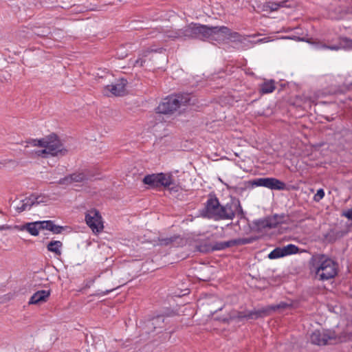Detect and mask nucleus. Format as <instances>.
Instances as JSON below:
<instances>
[{
    "label": "nucleus",
    "instance_id": "1",
    "mask_svg": "<svg viewBox=\"0 0 352 352\" xmlns=\"http://www.w3.org/2000/svg\"><path fill=\"white\" fill-rule=\"evenodd\" d=\"M313 267L317 278L327 280L334 278L337 274V264L324 254H320L313 258Z\"/></svg>",
    "mask_w": 352,
    "mask_h": 352
},
{
    "label": "nucleus",
    "instance_id": "2",
    "mask_svg": "<svg viewBox=\"0 0 352 352\" xmlns=\"http://www.w3.org/2000/svg\"><path fill=\"white\" fill-rule=\"evenodd\" d=\"M190 102L188 94H179L169 96L163 99L156 108V112L160 114H173L178 109L186 106Z\"/></svg>",
    "mask_w": 352,
    "mask_h": 352
},
{
    "label": "nucleus",
    "instance_id": "3",
    "mask_svg": "<svg viewBox=\"0 0 352 352\" xmlns=\"http://www.w3.org/2000/svg\"><path fill=\"white\" fill-rule=\"evenodd\" d=\"M309 43H311L316 50H330L332 51H339L341 50L346 51L352 50V39L346 36H339L336 43L333 45L325 43L319 40H314L311 42L309 41Z\"/></svg>",
    "mask_w": 352,
    "mask_h": 352
},
{
    "label": "nucleus",
    "instance_id": "4",
    "mask_svg": "<svg viewBox=\"0 0 352 352\" xmlns=\"http://www.w3.org/2000/svg\"><path fill=\"white\" fill-rule=\"evenodd\" d=\"M142 182L148 185L149 188H157L161 186L169 187L174 184V179L170 173H156L146 175Z\"/></svg>",
    "mask_w": 352,
    "mask_h": 352
},
{
    "label": "nucleus",
    "instance_id": "5",
    "mask_svg": "<svg viewBox=\"0 0 352 352\" xmlns=\"http://www.w3.org/2000/svg\"><path fill=\"white\" fill-rule=\"evenodd\" d=\"M43 144V147L47 148L49 153L52 156H63L67 153V150L54 133L44 138Z\"/></svg>",
    "mask_w": 352,
    "mask_h": 352
},
{
    "label": "nucleus",
    "instance_id": "6",
    "mask_svg": "<svg viewBox=\"0 0 352 352\" xmlns=\"http://www.w3.org/2000/svg\"><path fill=\"white\" fill-rule=\"evenodd\" d=\"M220 206L221 204L218 198L214 194L210 193L204 208L201 211V214L204 217L212 219L216 221Z\"/></svg>",
    "mask_w": 352,
    "mask_h": 352
},
{
    "label": "nucleus",
    "instance_id": "7",
    "mask_svg": "<svg viewBox=\"0 0 352 352\" xmlns=\"http://www.w3.org/2000/svg\"><path fill=\"white\" fill-rule=\"evenodd\" d=\"M225 39L230 40L232 42L243 43L246 38L239 32H232L226 26H217L216 41H223Z\"/></svg>",
    "mask_w": 352,
    "mask_h": 352
},
{
    "label": "nucleus",
    "instance_id": "8",
    "mask_svg": "<svg viewBox=\"0 0 352 352\" xmlns=\"http://www.w3.org/2000/svg\"><path fill=\"white\" fill-rule=\"evenodd\" d=\"M336 339L335 332L329 330H315L309 336L310 342L318 346L327 345L329 344V341Z\"/></svg>",
    "mask_w": 352,
    "mask_h": 352
},
{
    "label": "nucleus",
    "instance_id": "9",
    "mask_svg": "<svg viewBox=\"0 0 352 352\" xmlns=\"http://www.w3.org/2000/svg\"><path fill=\"white\" fill-rule=\"evenodd\" d=\"M217 26H208L194 23V39L215 41Z\"/></svg>",
    "mask_w": 352,
    "mask_h": 352
},
{
    "label": "nucleus",
    "instance_id": "10",
    "mask_svg": "<svg viewBox=\"0 0 352 352\" xmlns=\"http://www.w3.org/2000/svg\"><path fill=\"white\" fill-rule=\"evenodd\" d=\"M85 221L94 232H100L104 228L102 217L99 211L96 209L91 210L86 214Z\"/></svg>",
    "mask_w": 352,
    "mask_h": 352
},
{
    "label": "nucleus",
    "instance_id": "11",
    "mask_svg": "<svg viewBox=\"0 0 352 352\" xmlns=\"http://www.w3.org/2000/svg\"><path fill=\"white\" fill-rule=\"evenodd\" d=\"M126 85L127 80L124 78H121L116 83H113L104 87L103 89V94L107 96H122L126 94Z\"/></svg>",
    "mask_w": 352,
    "mask_h": 352
},
{
    "label": "nucleus",
    "instance_id": "12",
    "mask_svg": "<svg viewBox=\"0 0 352 352\" xmlns=\"http://www.w3.org/2000/svg\"><path fill=\"white\" fill-rule=\"evenodd\" d=\"M41 196H36L34 195H32L28 197H25L21 201V206H18L16 208L18 212H22L26 210H30L32 206L35 205H38L40 203L43 202Z\"/></svg>",
    "mask_w": 352,
    "mask_h": 352
},
{
    "label": "nucleus",
    "instance_id": "13",
    "mask_svg": "<svg viewBox=\"0 0 352 352\" xmlns=\"http://www.w3.org/2000/svg\"><path fill=\"white\" fill-rule=\"evenodd\" d=\"M233 219V200H231L224 206L221 205L216 221L232 220Z\"/></svg>",
    "mask_w": 352,
    "mask_h": 352
},
{
    "label": "nucleus",
    "instance_id": "14",
    "mask_svg": "<svg viewBox=\"0 0 352 352\" xmlns=\"http://www.w3.org/2000/svg\"><path fill=\"white\" fill-rule=\"evenodd\" d=\"M274 307L272 305H268L264 307H261L258 309H254L250 311V318L252 320H256L260 318H263L270 316L273 311Z\"/></svg>",
    "mask_w": 352,
    "mask_h": 352
},
{
    "label": "nucleus",
    "instance_id": "15",
    "mask_svg": "<svg viewBox=\"0 0 352 352\" xmlns=\"http://www.w3.org/2000/svg\"><path fill=\"white\" fill-rule=\"evenodd\" d=\"M41 221L30 222L24 224L20 228V230H27L32 236H38L39 230H42Z\"/></svg>",
    "mask_w": 352,
    "mask_h": 352
},
{
    "label": "nucleus",
    "instance_id": "16",
    "mask_svg": "<svg viewBox=\"0 0 352 352\" xmlns=\"http://www.w3.org/2000/svg\"><path fill=\"white\" fill-rule=\"evenodd\" d=\"M50 295V291L40 290L34 293L30 298L29 304H38L45 302Z\"/></svg>",
    "mask_w": 352,
    "mask_h": 352
},
{
    "label": "nucleus",
    "instance_id": "17",
    "mask_svg": "<svg viewBox=\"0 0 352 352\" xmlns=\"http://www.w3.org/2000/svg\"><path fill=\"white\" fill-rule=\"evenodd\" d=\"M42 227L41 229L51 231L54 234H60L65 228L61 226L55 225L54 222L51 220L41 221Z\"/></svg>",
    "mask_w": 352,
    "mask_h": 352
},
{
    "label": "nucleus",
    "instance_id": "18",
    "mask_svg": "<svg viewBox=\"0 0 352 352\" xmlns=\"http://www.w3.org/2000/svg\"><path fill=\"white\" fill-rule=\"evenodd\" d=\"M254 241V239L253 238H239V239H232L228 241H224L225 243V247L226 249L236 246V245H246L252 243Z\"/></svg>",
    "mask_w": 352,
    "mask_h": 352
},
{
    "label": "nucleus",
    "instance_id": "19",
    "mask_svg": "<svg viewBox=\"0 0 352 352\" xmlns=\"http://www.w3.org/2000/svg\"><path fill=\"white\" fill-rule=\"evenodd\" d=\"M276 89L274 80H265L259 85V92L262 94H267L273 92Z\"/></svg>",
    "mask_w": 352,
    "mask_h": 352
},
{
    "label": "nucleus",
    "instance_id": "20",
    "mask_svg": "<svg viewBox=\"0 0 352 352\" xmlns=\"http://www.w3.org/2000/svg\"><path fill=\"white\" fill-rule=\"evenodd\" d=\"M267 221L268 228H276L279 224L283 223L285 222V215H279L276 214L273 216L267 217Z\"/></svg>",
    "mask_w": 352,
    "mask_h": 352
},
{
    "label": "nucleus",
    "instance_id": "21",
    "mask_svg": "<svg viewBox=\"0 0 352 352\" xmlns=\"http://www.w3.org/2000/svg\"><path fill=\"white\" fill-rule=\"evenodd\" d=\"M147 323L148 329H153V330L157 328H163V324L164 323V316L162 315H158L151 318Z\"/></svg>",
    "mask_w": 352,
    "mask_h": 352
},
{
    "label": "nucleus",
    "instance_id": "22",
    "mask_svg": "<svg viewBox=\"0 0 352 352\" xmlns=\"http://www.w3.org/2000/svg\"><path fill=\"white\" fill-rule=\"evenodd\" d=\"M268 188L270 190H283L286 189V184L275 177H270Z\"/></svg>",
    "mask_w": 352,
    "mask_h": 352
},
{
    "label": "nucleus",
    "instance_id": "23",
    "mask_svg": "<svg viewBox=\"0 0 352 352\" xmlns=\"http://www.w3.org/2000/svg\"><path fill=\"white\" fill-rule=\"evenodd\" d=\"M63 246V243L60 241H52L47 245V249L49 252L54 253L56 255L60 256L61 254L60 248Z\"/></svg>",
    "mask_w": 352,
    "mask_h": 352
},
{
    "label": "nucleus",
    "instance_id": "24",
    "mask_svg": "<svg viewBox=\"0 0 352 352\" xmlns=\"http://www.w3.org/2000/svg\"><path fill=\"white\" fill-rule=\"evenodd\" d=\"M183 40L194 39V23H191L182 28Z\"/></svg>",
    "mask_w": 352,
    "mask_h": 352
},
{
    "label": "nucleus",
    "instance_id": "25",
    "mask_svg": "<svg viewBox=\"0 0 352 352\" xmlns=\"http://www.w3.org/2000/svg\"><path fill=\"white\" fill-rule=\"evenodd\" d=\"M233 213L234 218L236 215L241 219L245 218V212L239 199H233Z\"/></svg>",
    "mask_w": 352,
    "mask_h": 352
},
{
    "label": "nucleus",
    "instance_id": "26",
    "mask_svg": "<svg viewBox=\"0 0 352 352\" xmlns=\"http://www.w3.org/2000/svg\"><path fill=\"white\" fill-rule=\"evenodd\" d=\"M270 177H260L250 180L248 183L252 186H262L268 188Z\"/></svg>",
    "mask_w": 352,
    "mask_h": 352
},
{
    "label": "nucleus",
    "instance_id": "27",
    "mask_svg": "<svg viewBox=\"0 0 352 352\" xmlns=\"http://www.w3.org/2000/svg\"><path fill=\"white\" fill-rule=\"evenodd\" d=\"M72 175V179L74 182H84L85 181H87L89 178V175L84 171L82 172H77L71 174Z\"/></svg>",
    "mask_w": 352,
    "mask_h": 352
},
{
    "label": "nucleus",
    "instance_id": "28",
    "mask_svg": "<svg viewBox=\"0 0 352 352\" xmlns=\"http://www.w3.org/2000/svg\"><path fill=\"white\" fill-rule=\"evenodd\" d=\"M165 36L172 40L183 39L182 28L177 30H167L165 32Z\"/></svg>",
    "mask_w": 352,
    "mask_h": 352
},
{
    "label": "nucleus",
    "instance_id": "29",
    "mask_svg": "<svg viewBox=\"0 0 352 352\" xmlns=\"http://www.w3.org/2000/svg\"><path fill=\"white\" fill-rule=\"evenodd\" d=\"M34 34L40 37H47L50 38H52V34L48 27L45 28H38L34 30Z\"/></svg>",
    "mask_w": 352,
    "mask_h": 352
},
{
    "label": "nucleus",
    "instance_id": "30",
    "mask_svg": "<svg viewBox=\"0 0 352 352\" xmlns=\"http://www.w3.org/2000/svg\"><path fill=\"white\" fill-rule=\"evenodd\" d=\"M177 239L182 240V239L179 237V236L174 235L170 237L159 238L158 241H159V245L167 246L168 245L174 243Z\"/></svg>",
    "mask_w": 352,
    "mask_h": 352
},
{
    "label": "nucleus",
    "instance_id": "31",
    "mask_svg": "<svg viewBox=\"0 0 352 352\" xmlns=\"http://www.w3.org/2000/svg\"><path fill=\"white\" fill-rule=\"evenodd\" d=\"M285 256H288L294 254H296L299 251L298 247L294 244H289L286 246L283 247Z\"/></svg>",
    "mask_w": 352,
    "mask_h": 352
},
{
    "label": "nucleus",
    "instance_id": "32",
    "mask_svg": "<svg viewBox=\"0 0 352 352\" xmlns=\"http://www.w3.org/2000/svg\"><path fill=\"white\" fill-rule=\"evenodd\" d=\"M285 256L283 248H276L273 250L268 255V258L270 259H276Z\"/></svg>",
    "mask_w": 352,
    "mask_h": 352
},
{
    "label": "nucleus",
    "instance_id": "33",
    "mask_svg": "<svg viewBox=\"0 0 352 352\" xmlns=\"http://www.w3.org/2000/svg\"><path fill=\"white\" fill-rule=\"evenodd\" d=\"M197 250L203 253L213 252L212 245L207 243H201L196 247Z\"/></svg>",
    "mask_w": 352,
    "mask_h": 352
},
{
    "label": "nucleus",
    "instance_id": "34",
    "mask_svg": "<svg viewBox=\"0 0 352 352\" xmlns=\"http://www.w3.org/2000/svg\"><path fill=\"white\" fill-rule=\"evenodd\" d=\"M283 4H284V2H279V3L268 2L266 4V8H269L271 11H276L280 7H283Z\"/></svg>",
    "mask_w": 352,
    "mask_h": 352
},
{
    "label": "nucleus",
    "instance_id": "35",
    "mask_svg": "<svg viewBox=\"0 0 352 352\" xmlns=\"http://www.w3.org/2000/svg\"><path fill=\"white\" fill-rule=\"evenodd\" d=\"M272 307H274L273 311H276L278 310H284L287 309L288 307H290L292 305L290 304H288L285 302H280V303L277 305H272Z\"/></svg>",
    "mask_w": 352,
    "mask_h": 352
},
{
    "label": "nucleus",
    "instance_id": "36",
    "mask_svg": "<svg viewBox=\"0 0 352 352\" xmlns=\"http://www.w3.org/2000/svg\"><path fill=\"white\" fill-rule=\"evenodd\" d=\"M28 144H30L34 146H40L43 147V138L37 140V139H30L29 140L25 142ZM27 145L26 146H28Z\"/></svg>",
    "mask_w": 352,
    "mask_h": 352
},
{
    "label": "nucleus",
    "instance_id": "37",
    "mask_svg": "<svg viewBox=\"0 0 352 352\" xmlns=\"http://www.w3.org/2000/svg\"><path fill=\"white\" fill-rule=\"evenodd\" d=\"M254 224L258 230L268 228L267 217L255 221Z\"/></svg>",
    "mask_w": 352,
    "mask_h": 352
},
{
    "label": "nucleus",
    "instance_id": "38",
    "mask_svg": "<svg viewBox=\"0 0 352 352\" xmlns=\"http://www.w3.org/2000/svg\"><path fill=\"white\" fill-rule=\"evenodd\" d=\"M237 315V320L241 321L243 319L252 320L249 316H250V311H238L236 313Z\"/></svg>",
    "mask_w": 352,
    "mask_h": 352
},
{
    "label": "nucleus",
    "instance_id": "39",
    "mask_svg": "<svg viewBox=\"0 0 352 352\" xmlns=\"http://www.w3.org/2000/svg\"><path fill=\"white\" fill-rule=\"evenodd\" d=\"M71 174L59 179L58 184L62 185H68L73 183Z\"/></svg>",
    "mask_w": 352,
    "mask_h": 352
},
{
    "label": "nucleus",
    "instance_id": "40",
    "mask_svg": "<svg viewBox=\"0 0 352 352\" xmlns=\"http://www.w3.org/2000/svg\"><path fill=\"white\" fill-rule=\"evenodd\" d=\"M324 196V191L322 188L317 190L316 194L314 197V200L316 202L320 201Z\"/></svg>",
    "mask_w": 352,
    "mask_h": 352
},
{
    "label": "nucleus",
    "instance_id": "41",
    "mask_svg": "<svg viewBox=\"0 0 352 352\" xmlns=\"http://www.w3.org/2000/svg\"><path fill=\"white\" fill-rule=\"evenodd\" d=\"M237 313V311H232L228 318H225L222 319V321L223 322H229L230 320H237V315L236 314Z\"/></svg>",
    "mask_w": 352,
    "mask_h": 352
},
{
    "label": "nucleus",
    "instance_id": "42",
    "mask_svg": "<svg viewBox=\"0 0 352 352\" xmlns=\"http://www.w3.org/2000/svg\"><path fill=\"white\" fill-rule=\"evenodd\" d=\"M213 252L217 250H223L226 249L224 241L216 242L213 245Z\"/></svg>",
    "mask_w": 352,
    "mask_h": 352
},
{
    "label": "nucleus",
    "instance_id": "43",
    "mask_svg": "<svg viewBox=\"0 0 352 352\" xmlns=\"http://www.w3.org/2000/svg\"><path fill=\"white\" fill-rule=\"evenodd\" d=\"M162 50V48L159 49H148L146 51L144 52L143 54L144 56H146L150 52H161Z\"/></svg>",
    "mask_w": 352,
    "mask_h": 352
},
{
    "label": "nucleus",
    "instance_id": "44",
    "mask_svg": "<svg viewBox=\"0 0 352 352\" xmlns=\"http://www.w3.org/2000/svg\"><path fill=\"white\" fill-rule=\"evenodd\" d=\"M342 215L346 217L348 219L352 220V208L349 209L347 211L344 212Z\"/></svg>",
    "mask_w": 352,
    "mask_h": 352
},
{
    "label": "nucleus",
    "instance_id": "45",
    "mask_svg": "<svg viewBox=\"0 0 352 352\" xmlns=\"http://www.w3.org/2000/svg\"><path fill=\"white\" fill-rule=\"evenodd\" d=\"M145 63V60L142 58H138L137 59L134 63V66H139L142 67L144 65V63Z\"/></svg>",
    "mask_w": 352,
    "mask_h": 352
},
{
    "label": "nucleus",
    "instance_id": "46",
    "mask_svg": "<svg viewBox=\"0 0 352 352\" xmlns=\"http://www.w3.org/2000/svg\"><path fill=\"white\" fill-rule=\"evenodd\" d=\"M37 154L38 156H41L43 154H47V155H50L49 153V150L47 149V148H44V149L43 150H41V151H38L37 152Z\"/></svg>",
    "mask_w": 352,
    "mask_h": 352
},
{
    "label": "nucleus",
    "instance_id": "47",
    "mask_svg": "<svg viewBox=\"0 0 352 352\" xmlns=\"http://www.w3.org/2000/svg\"><path fill=\"white\" fill-rule=\"evenodd\" d=\"M94 281H95V278H91V279H87L86 281L85 287H90V286L94 284Z\"/></svg>",
    "mask_w": 352,
    "mask_h": 352
},
{
    "label": "nucleus",
    "instance_id": "48",
    "mask_svg": "<svg viewBox=\"0 0 352 352\" xmlns=\"http://www.w3.org/2000/svg\"><path fill=\"white\" fill-rule=\"evenodd\" d=\"M170 191L173 192H177L178 191V186H175V184L170 186L169 187H167Z\"/></svg>",
    "mask_w": 352,
    "mask_h": 352
},
{
    "label": "nucleus",
    "instance_id": "49",
    "mask_svg": "<svg viewBox=\"0 0 352 352\" xmlns=\"http://www.w3.org/2000/svg\"><path fill=\"white\" fill-rule=\"evenodd\" d=\"M113 289H107L106 291H102L100 293V294H101L102 296H104V295H107L108 294L109 292H111V291H113Z\"/></svg>",
    "mask_w": 352,
    "mask_h": 352
},
{
    "label": "nucleus",
    "instance_id": "50",
    "mask_svg": "<svg viewBox=\"0 0 352 352\" xmlns=\"http://www.w3.org/2000/svg\"><path fill=\"white\" fill-rule=\"evenodd\" d=\"M4 229H5V226H0V230H3Z\"/></svg>",
    "mask_w": 352,
    "mask_h": 352
},
{
    "label": "nucleus",
    "instance_id": "51",
    "mask_svg": "<svg viewBox=\"0 0 352 352\" xmlns=\"http://www.w3.org/2000/svg\"><path fill=\"white\" fill-rule=\"evenodd\" d=\"M153 32H149V34H152ZM153 35H151V37H153Z\"/></svg>",
    "mask_w": 352,
    "mask_h": 352
},
{
    "label": "nucleus",
    "instance_id": "52",
    "mask_svg": "<svg viewBox=\"0 0 352 352\" xmlns=\"http://www.w3.org/2000/svg\"><path fill=\"white\" fill-rule=\"evenodd\" d=\"M0 164L4 165V164H5V163H3V162H0Z\"/></svg>",
    "mask_w": 352,
    "mask_h": 352
}]
</instances>
